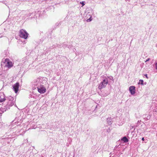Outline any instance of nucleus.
Instances as JSON below:
<instances>
[{"instance_id":"nucleus-6","label":"nucleus","mask_w":157,"mask_h":157,"mask_svg":"<svg viewBox=\"0 0 157 157\" xmlns=\"http://www.w3.org/2000/svg\"><path fill=\"white\" fill-rule=\"evenodd\" d=\"M5 63H6L5 65L8 68H10L13 66L12 62L8 59H6Z\"/></svg>"},{"instance_id":"nucleus-21","label":"nucleus","mask_w":157,"mask_h":157,"mask_svg":"<svg viewBox=\"0 0 157 157\" xmlns=\"http://www.w3.org/2000/svg\"><path fill=\"white\" fill-rule=\"evenodd\" d=\"M155 68L157 70V63H156L155 64Z\"/></svg>"},{"instance_id":"nucleus-8","label":"nucleus","mask_w":157,"mask_h":157,"mask_svg":"<svg viewBox=\"0 0 157 157\" xmlns=\"http://www.w3.org/2000/svg\"><path fill=\"white\" fill-rule=\"evenodd\" d=\"M5 95L3 93L0 92V103L6 100Z\"/></svg>"},{"instance_id":"nucleus-5","label":"nucleus","mask_w":157,"mask_h":157,"mask_svg":"<svg viewBox=\"0 0 157 157\" xmlns=\"http://www.w3.org/2000/svg\"><path fill=\"white\" fill-rule=\"evenodd\" d=\"M37 89L38 92L41 94L44 93L46 91L45 88L43 85L38 87Z\"/></svg>"},{"instance_id":"nucleus-9","label":"nucleus","mask_w":157,"mask_h":157,"mask_svg":"<svg viewBox=\"0 0 157 157\" xmlns=\"http://www.w3.org/2000/svg\"><path fill=\"white\" fill-rule=\"evenodd\" d=\"M129 90L132 95L135 94V87L134 86H131L129 87Z\"/></svg>"},{"instance_id":"nucleus-1","label":"nucleus","mask_w":157,"mask_h":157,"mask_svg":"<svg viewBox=\"0 0 157 157\" xmlns=\"http://www.w3.org/2000/svg\"><path fill=\"white\" fill-rule=\"evenodd\" d=\"M47 80V78L45 77H40L37 78L34 81L33 85L37 88L38 87L41 86L42 84L46 83Z\"/></svg>"},{"instance_id":"nucleus-14","label":"nucleus","mask_w":157,"mask_h":157,"mask_svg":"<svg viewBox=\"0 0 157 157\" xmlns=\"http://www.w3.org/2000/svg\"><path fill=\"white\" fill-rule=\"evenodd\" d=\"M138 83L139 84H140L141 85H143V80L141 79L140 80Z\"/></svg>"},{"instance_id":"nucleus-11","label":"nucleus","mask_w":157,"mask_h":157,"mask_svg":"<svg viewBox=\"0 0 157 157\" xmlns=\"http://www.w3.org/2000/svg\"><path fill=\"white\" fill-rule=\"evenodd\" d=\"M4 108H0V114H2L3 113L4 111H6L7 109H6V108H5V107H4Z\"/></svg>"},{"instance_id":"nucleus-13","label":"nucleus","mask_w":157,"mask_h":157,"mask_svg":"<svg viewBox=\"0 0 157 157\" xmlns=\"http://www.w3.org/2000/svg\"><path fill=\"white\" fill-rule=\"evenodd\" d=\"M107 122L109 125H110L112 123V119L110 118H108L107 120Z\"/></svg>"},{"instance_id":"nucleus-24","label":"nucleus","mask_w":157,"mask_h":157,"mask_svg":"<svg viewBox=\"0 0 157 157\" xmlns=\"http://www.w3.org/2000/svg\"><path fill=\"white\" fill-rule=\"evenodd\" d=\"M142 140H143V141H144V137H143L142 139Z\"/></svg>"},{"instance_id":"nucleus-3","label":"nucleus","mask_w":157,"mask_h":157,"mask_svg":"<svg viewBox=\"0 0 157 157\" xmlns=\"http://www.w3.org/2000/svg\"><path fill=\"white\" fill-rule=\"evenodd\" d=\"M28 35V33L25 30L21 29L19 31V36L21 38L26 39L27 38Z\"/></svg>"},{"instance_id":"nucleus-16","label":"nucleus","mask_w":157,"mask_h":157,"mask_svg":"<svg viewBox=\"0 0 157 157\" xmlns=\"http://www.w3.org/2000/svg\"><path fill=\"white\" fill-rule=\"evenodd\" d=\"M92 20V19H91V17H90V18L89 19H87V22H90Z\"/></svg>"},{"instance_id":"nucleus-4","label":"nucleus","mask_w":157,"mask_h":157,"mask_svg":"<svg viewBox=\"0 0 157 157\" xmlns=\"http://www.w3.org/2000/svg\"><path fill=\"white\" fill-rule=\"evenodd\" d=\"M108 83V78H104L102 82L99 84L98 88L101 90L106 87L107 84Z\"/></svg>"},{"instance_id":"nucleus-18","label":"nucleus","mask_w":157,"mask_h":157,"mask_svg":"<svg viewBox=\"0 0 157 157\" xmlns=\"http://www.w3.org/2000/svg\"><path fill=\"white\" fill-rule=\"evenodd\" d=\"M80 3L82 4V6H83L85 5V3H84V2H80Z\"/></svg>"},{"instance_id":"nucleus-22","label":"nucleus","mask_w":157,"mask_h":157,"mask_svg":"<svg viewBox=\"0 0 157 157\" xmlns=\"http://www.w3.org/2000/svg\"><path fill=\"white\" fill-rule=\"evenodd\" d=\"M72 46H69L68 47L69 48H71Z\"/></svg>"},{"instance_id":"nucleus-19","label":"nucleus","mask_w":157,"mask_h":157,"mask_svg":"<svg viewBox=\"0 0 157 157\" xmlns=\"http://www.w3.org/2000/svg\"><path fill=\"white\" fill-rule=\"evenodd\" d=\"M68 140L70 142H71L72 141V140L71 139V138H69L68 139Z\"/></svg>"},{"instance_id":"nucleus-15","label":"nucleus","mask_w":157,"mask_h":157,"mask_svg":"<svg viewBox=\"0 0 157 157\" xmlns=\"http://www.w3.org/2000/svg\"><path fill=\"white\" fill-rule=\"evenodd\" d=\"M110 131H111V129L109 128H108L107 129V132H108V133L110 132Z\"/></svg>"},{"instance_id":"nucleus-12","label":"nucleus","mask_w":157,"mask_h":157,"mask_svg":"<svg viewBox=\"0 0 157 157\" xmlns=\"http://www.w3.org/2000/svg\"><path fill=\"white\" fill-rule=\"evenodd\" d=\"M105 78H108V80H109V81L110 82L111 81H113V82H114L113 77L112 76L107 77H105Z\"/></svg>"},{"instance_id":"nucleus-26","label":"nucleus","mask_w":157,"mask_h":157,"mask_svg":"<svg viewBox=\"0 0 157 157\" xmlns=\"http://www.w3.org/2000/svg\"><path fill=\"white\" fill-rule=\"evenodd\" d=\"M64 45V46H65V47L66 46V45Z\"/></svg>"},{"instance_id":"nucleus-10","label":"nucleus","mask_w":157,"mask_h":157,"mask_svg":"<svg viewBox=\"0 0 157 157\" xmlns=\"http://www.w3.org/2000/svg\"><path fill=\"white\" fill-rule=\"evenodd\" d=\"M121 140L122 141H124L125 143L128 142V139L125 136H124L122 138Z\"/></svg>"},{"instance_id":"nucleus-20","label":"nucleus","mask_w":157,"mask_h":157,"mask_svg":"<svg viewBox=\"0 0 157 157\" xmlns=\"http://www.w3.org/2000/svg\"><path fill=\"white\" fill-rule=\"evenodd\" d=\"M150 58H148L145 61V62H147L149 61L150 60Z\"/></svg>"},{"instance_id":"nucleus-25","label":"nucleus","mask_w":157,"mask_h":157,"mask_svg":"<svg viewBox=\"0 0 157 157\" xmlns=\"http://www.w3.org/2000/svg\"><path fill=\"white\" fill-rule=\"evenodd\" d=\"M141 121H138V123H140Z\"/></svg>"},{"instance_id":"nucleus-17","label":"nucleus","mask_w":157,"mask_h":157,"mask_svg":"<svg viewBox=\"0 0 157 157\" xmlns=\"http://www.w3.org/2000/svg\"><path fill=\"white\" fill-rule=\"evenodd\" d=\"M150 117H151V116L150 115L147 116V120H148L149 119H150Z\"/></svg>"},{"instance_id":"nucleus-23","label":"nucleus","mask_w":157,"mask_h":157,"mask_svg":"<svg viewBox=\"0 0 157 157\" xmlns=\"http://www.w3.org/2000/svg\"><path fill=\"white\" fill-rule=\"evenodd\" d=\"M145 76H146V77L147 78H148V77H147V74H145Z\"/></svg>"},{"instance_id":"nucleus-2","label":"nucleus","mask_w":157,"mask_h":157,"mask_svg":"<svg viewBox=\"0 0 157 157\" xmlns=\"http://www.w3.org/2000/svg\"><path fill=\"white\" fill-rule=\"evenodd\" d=\"M5 100H6V104L5 106V108L7 110L10 109V107L13 105L15 101V99L10 96L6 97Z\"/></svg>"},{"instance_id":"nucleus-7","label":"nucleus","mask_w":157,"mask_h":157,"mask_svg":"<svg viewBox=\"0 0 157 157\" xmlns=\"http://www.w3.org/2000/svg\"><path fill=\"white\" fill-rule=\"evenodd\" d=\"M19 87V83L17 82L14 84L13 86V89L15 93H17L18 91Z\"/></svg>"}]
</instances>
